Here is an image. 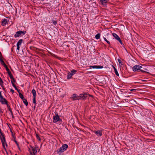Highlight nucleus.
Instances as JSON below:
<instances>
[{
	"label": "nucleus",
	"mask_w": 155,
	"mask_h": 155,
	"mask_svg": "<svg viewBox=\"0 0 155 155\" xmlns=\"http://www.w3.org/2000/svg\"><path fill=\"white\" fill-rule=\"evenodd\" d=\"M0 112L2 114L3 113V111H2V109H1L0 107Z\"/></svg>",
	"instance_id": "nucleus-41"
},
{
	"label": "nucleus",
	"mask_w": 155,
	"mask_h": 155,
	"mask_svg": "<svg viewBox=\"0 0 155 155\" xmlns=\"http://www.w3.org/2000/svg\"><path fill=\"white\" fill-rule=\"evenodd\" d=\"M19 96L20 98L22 100L24 99L23 95L21 94V93H19Z\"/></svg>",
	"instance_id": "nucleus-24"
},
{
	"label": "nucleus",
	"mask_w": 155,
	"mask_h": 155,
	"mask_svg": "<svg viewBox=\"0 0 155 155\" xmlns=\"http://www.w3.org/2000/svg\"><path fill=\"white\" fill-rule=\"evenodd\" d=\"M23 101L24 104L26 106H27L28 104V102H27V100L26 99L24 98L23 100H22Z\"/></svg>",
	"instance_id": "nucleus-20"
},
{
	"label": "nucleus",
	"mask_w": 155,
	"mask_h": 155,
	"mask_svg": "<svg viewBox=\"0 0 155 155\" xmlns=\"http://www.w3.org/2000/svg\"><path fill=\"white\" fill-rule=\"evenodd\" d=\"M8 71V75H9V74H11V71H10L9 69V70L8 71Z\"/></svg>",
	"instance_id": "nucleus-32"
},
{
	"label": "nucleus",
	"mask_w": 155,
	"mask_h": 155,
	"mask_svg": "<svg viewBox=\"0 0 155 155\" xmlns=\"http://www.w3.org/2000/svg\"><path fill=\"white\" fill-rule=\"evenodd\" d=\"M112 67L113 68V69L114 70V71H115V73L116 74L117 76H119V74H118V71H117V70L116 69V68L113 65H112Z\"/></svg>",
	"instance_id": "nucleus-17"
},
{
	"label": "nucleus",
	"mask_w": 155,
	"mask_h": 155,
	"mask_svg": "<svg viewBox=\"0 0 155 155\" xmlns=\"http://www.w3.org/2000/svg\"><path fill=\"white\" fill-rule=\"evenodd\" d=\"M32 92L33 94V97H36V92L35 90L33 89L32 91Z\"/></svg>",
	"instance_id": "nucleus-22"
},
{
	"label": "nucleus",
	"mask_w": 155,
	"mask_h": 155,
	"mask_svg": "<svg viewBox=\"0 0 155 155\" xmlns=\"http://www.w3.org/2000/svg\"><path fill=\"white\" fill-rule=\"evenodd\" d=\"M107 42L109 45H110V42L109 41H107Z\"/></svg>",
	"instance_id": "nucleus-43"
},
{
	"label": "nucleus",
	"mask_w": 155,
	"mask_h": 155,
	"mask_svg": "<svg viewBox=\"0 0 155 155\" xmlns=\"http://www.w3.org/2000/svg\"><path fill=\"white\" fill-rule=\"evenodd\" d=\"M118 61L119 64H121L122 62H121V60L119 59H118Z\"/></svg>",
	"instance_id": "nucleus-37"
},
{
	"label": "nucleus",
	"mask_w": 155,
	"mask_h": 155,
	"mask_svg": "<svg viewBox=\"0 0 155 155\" xmlns=\"http://www.w3.org/2000/svg\"><path fill=\"white\" fill-rule=\"evenodd\" d=\"M1 129L0 128V132H1Z\"/></svg>",
	"instance_id": "nucleus-49"
},
{
	"label": "nucleus",
	"mask_w": 155,
	"mask_h": 155,
	"mask_svg": "<svg viewBox=\"0 0 155 155\" xmlns=\"http://www.w3.org/2000/svg\"><path fill=\"white\" fill-rule=\"evenodd\" d=\"M72 76V74H71L70 72H69L68 73V75H67V78L68 79H70L71 78Z\"/></svg>",
	"instance_id": "nucleus-18"
},
{
	"label": "nucleus",
	"mask_w": 155,
	"mask_h": 155,
	"mask_svg": "<svg viewBox=\"0 0 155 155\" xmlns=\"http://www.w3.org/2000/svg\"><path fill=\"white\" fill-rule=\"evenodd\" d=\"M113 36L115 37V38L117 40L118 38H120L115 33H113Z\"/></svg>",
	"instance_id": "nucleus-21"
},
{
	"label": "nucleus",
	"mask_w": 155,
	"mask_h": 155,
	"mask_svg": "<svg viewBox=\"0 0 155 155\" xmlns=\"http://www.w3.org/2000/svg\"><path fill=\"white\" fill-rule=\"evenodd\" d=\"M15 89L17 90L19 94V93H20V90H18L17 88H15Z\"/></svg>",
	"instance_id": "nucleus-35"
},
{
	"label": "nucleus",
	"mask_w": 155,
	"mask_h": 155,
	"mask_svg": "<svg viewBox=\"0 0 155 155\" xmlns=\"http://www.w3.org/2000/svg\"><path fill=\"white\" fill-rule=\"evenodd\" d=\"M0 61L2 64L3 65L5 68L6 71H8L9 68H8L7 65L5 64L4 61L3 60L2 58H0Z\"/></svg>",
	"instance_id": "nucleus-7"
},
{
	"label": "nucleus",
	"mask_w": 155,
	"mask_h": 155,
	"mask_svg": "<svg viewBox=\"0 0 155 155\" xmlns=\"http://www.w3.org/2000/svg\"><path fill=\"white\" fill-rule=\"evenodd\" d=\"M117 40L122 45L123 44V43L120 38H118V39Z\"/></svg>",
	"instance_id": "nucleus-28"
},
{
	"label": "nucleus",
	"mask_w": 155,
	"mask_h": 155,
	"mask_svg": "<svg viewBox=\"0 0 155 155\" xmlns=\"http://www.w3.org/2000/svg\"><path fill=\"white\" fill-rule=\"evenodd\" d=\"M8 110H9V111H10V113H11V114H13V113H12V110H11V109H9Z\"/></svg>",
	"instance_id": "nucleus-36"
},
{
	"label": "nucleus",
	"mask_w": 155,
	"mask_h": 155,
	"mask_svg": "<svg viewBox=\"0 0 155 155\" xmlns=\"http://www.w3.org/2000/svg\"><path fill=\"white\" fill-rule=\"evenodd\" d=\"M140 67H141V68H140L139 72L141 71L143 72H147L146 71L147 70L146 69H145L144 67L142 66H140Z\"/></svg>",
	"instance_id": "nucleus-14"
},
{
	"label": "nucleus",
	"mask_w": 155,
	"mask_h": 155,
	"mask_svg": "<svg viewBox=\"0 0 155 155\" xmlns=\"http://www.w3.org/2000/svg\"><path fill=\"white\" fill-rule=\"evenodd\" d=\"M89 96V95L87 93L80 94L79 96H77L75 94H74L71 97V99L73 100L84 99L87 97Z\"/></svg>",
	"instance_id": "nucleus-1"
},
{
	"label": "nucleus",
	"mask_w": 155,
	"mask_h": 155,
	"mask_svg": "<svg viewBox=\"0 0 155 155\" xmlns=\"http://www.w3.org/2000/svg\"><path fill=\"white\" fill-rule=\"evenodd\" d=\"M22 41H23V40L22 39H21L19 40L18 41V42H17V49L18 50H19V48H20L19 46L21 44Z\"/></svg>",
	"instance_id": "nucleus-9"
},
{
	"label": "nucleus",
	"mask_w": 155,
	"mask_h": 155,
	"mask_svg": "<svg viewBox=\"0 0 155 155\" xmlns=\"http://www.w3.org/2000/svg\"><path fill=\"white\" fill-rule=\"evenodd\" d=\"M11 115H12V117L13 118H14V116H13V114H11Z\"/></svg>",
	"instance_id": "nucleus-46"
},
{
	"label": "nucleus",
	"mask_w": 155,
	"mask_h": 155,
	"mask_svg": "<svg viewBox=\"0 0 155 155\" xmlns=\"http://www.w3.org/2000/svg\"><path fill=\"white\" fill-rule=\"evenodd\" d=\"M9 77H10V78L11 79H12L13 78H14L13 77V75H12V74H9Z\"/></svg>",
	"instance_id": "nucleus-30"
},
{
	"label": "nucleus",
	"mask_w": 155,
	"mask_h": 155,
	"mask_svg": "<svg viewBox=\"0 0 155 155\" xmlns=\"http://www.w3.org/2000/svg\"><path fill=\"white\" fill-rule=\"evenodd\" d=\"M122 90V89H121V91H122V92H123V90Z\"/></svg>",
	"instance_id": "nucleus-48"
},
{
	"label": "nucleus",
	"mask_w": 155,
	"mask_h": 155,
	"mask_svg": "<svg viewBox=\"0 0 155 155\" xmlns=\"http://www.w3.org/2000/svg\"><path fill=\"white\" fill-rule=\"evenodd\" d=\"M15 155H18L16 154H15Z\"/></svg>",
	"instance_id": "nucleus-51"
},
{
	"label": "nucleus",
	"mask_w": 155,
	"mask_h": 155,
	"mask_svg": "<svg viewBox=\"0 0 155 155\" xmlns=\"http://www.w3.org/2000/svg\"><path fill=\"white\" fill-rule=\"evenodd\" d=\"M0 138L1 140L2 145L4 147H5V143H6L5 140V138L4 135H3V136H2L1 137H0Z\"/></svg>",
	"instance_id": "nucleus-6"
},
{
	"label": "nucleus",
	"mask_w": 155,
	"mask_h": 155,
	"mask_svg": "<svg viewBox=\"0 0 155 155\" xmlns=\"http://www.w3.org/2000/svg\"><path fill=\"white\" fill-rule=\"evenodd\" d=\"M140 66L138 65H135L132 68L133 70L134 71H138L139 72L140 68H141Z\"/></svg>",
	"instance_id": "nucleus-5"
},
{
	"label": "nucleus",
	"mask_w": 155,
	"mask_h": 155,
	"mask_svg": "<svg viewBox=\"0 0 155 155\" xmlns=\"http://www.w3.org/2000/svg\"><path fill=\"white\" fill-rule=\"evenodd\" d=\"M104 40L107 42V40L106 39V38H104Z\"/></svg>",
	"instance_id": "nucleus-42"
},
{
	"label": "nucleus",
	"mask_w": 155,
	"mask_h": 155,
	"mask_svg": "<svg viewBox=\"0 0 155 155\" xmlns=\"http://www.w3.org/2000/svg\"><path fill=\"white\" fill-rule=\"evenodd\" d=\"M3 82L2 81V82H0V85H1L2 87H4V86L3 85Z\"/></svg>",
	"instance_id": "nucleus-29"
},
{
	"label": "nucleus",
	"mask_w": 155,
	"mask_h": 155,
	"mask_svg": "<svg viewBox=\"0 0 155 155\" xmlns=\"http://www.w3.org/2000/svg\"><path fill=\"white\" fill-rule=\"evenodd\" d=\"M100 34L98 33L95 35V38L96 39H98L100 38Z\"/></svg>",
	"instance_id": "nucleus-23"
},
{
	"label": "nucleus",
	"mask_w": 155,
	"mask_h": 155,
	"mask_svg": "<svg viewBox=\"0 0 155 155\" xmlns=\"http://www.w3.org/2000/svg\"><path fill=\"white\" fill-rule=\"evenodd\" d=\"M2 79H1V78L0 77V82H2Z\"/></svg>",
	"instance_id": "nucleus-45"
},
{
	"label": "nucleus",
	"mask_w": 155,
	"mask_h": 155,
	"mask_svg": "<svg viewBox=\"0 0 155 155\" xmlns=\"http://www.w3.org/2000/svg\"><path fill=\"white\" fill-rule=\"evenodd\" d=\"M2 25L4 26L8 23V21L6 19L4 18L2 20Z\"/></svg>",
	"instance_id": "nucleus-13"
},
{
	"label": "nucleus",
	"mask_w": 155,
	"mask_h": 155,
	"mask_svg": "<svg viewBox=\"0 0 155 155\" xmlns=\"http://www.w3.org/2000/svg\"><path fill=\"white\" fill-rule=\"evenodd\" d=\"M10 91L12 93H14V91L12 89H10Z\"/></svg>",
	"instance_id": "nucleus-39"
},
{
	"label": "nucleus",
	"mask_w": 155,
	"mask_h": 155,
	"mask_svg": "<svg viewBox=\"0 0 155 155\" xmlns=\"http://www.w3.org/2000/svg\"><path fill=\"white\" fill-rule=\"evenodd\" d=\"M52 23L54 25H55L57 24V21L56 20H52Z\"/></svg>",
	"instance_id": "nucleus-26"
},
{
	"label": "nucleus",
	"mask_w": 155,
	"mask_h": 155,
	"mask_svg": "<svg viewBox=\"0 0 155 155\" xmlns=\"http://www.w3.org/2000/svg\"><path fill=\"white\" fill-rule=\"evenodd\" d=\"M140 90H139L137 89H132L130 90H129L130 91H134V92H139V91H140Z\"/></svg>",
	"instance_id": "nucleus-19"
},
{
	"label": "nucleus",
	"mask_w": 155,
	"mask_h": 155,
	"mask_svg": "<svg viewBox=\"0 0 155 155\" xmlns=\"http://www.w3.org/2000/svg\"><path fill=\"white\" fill-rule=\"evenodd\" d=\"M94 133L97 136H101L102 135L101 131L98 130L94 131Z\"/></svg>",
	"instance_id": "nucleus-12"
},
{
	"label": "nucleus",
	"mask_w": 155,
	"mask_h": 155,
	"mask_svg": "<svg viewBox=\"0 0 155 155\" xmlns=\"http://www.w3.org/2000/svg\"><path fill=\"white\" fill-rule=\"evenodd\" d=\"M60 120L58 115L57 114L56 116L53 117V122L54 123H56Z\"/></svg>",
	"instance_id": "nucleus-8"
},
{
	"label": "nucleus",
	"mask_w": 155,
	"mask_h": 155,
	"mask_svg": "<svg viewBox=\"0 0 155 155\" xmlns=\"http://www.w3.org/2000/svg\"><path fill=\"white\" fill-rule=\"evenodd\" d=\"M26 32V31H17L14 35L15 38L19 37L21 36H22L25 35Z\"/></svg>",
	"instance_id": "nucleus-3"
},
{
	"label": "nucleus",
	"mask_w": 155,
	"mask_h": 155,
	"mask_svg": "<svg viewBox=\"0 0 155 155\" xmlns=\"http://www.w3.org/2000/svg\"><path fill=\"white\" fill-rule=\"evenodd\" d=\"M0 101L2 104H7L8 103V101L5 99L3 97L0 98Z\"/></svg>",
	"instance_id": "nucleus-11"
},
{
	"label": "nucleus",
	"mask_w": 155,
	"mask_h": 155,
	"mask_svg": "<svg viewBox=\"0 0 155 155\" xmlns=\"http://www.w3.org/2000/svg\"><path fill=\"white\" fill-rule=\"evenodd\" d=\"M2 53L0 51V58H2Z\"/></svg>",
	"instance_id": "nucleus-40"
},
{
	"label": "nucleus",
	"mask_w": 155,
	"mask_h": 155,
	"mask_svg": "<svg viewBox=\"0 0 155 155\" xmlns=\"http://www.w3.org/2000/svg\"><path fill=\"white\" fill-rule=\"evenodd\" d=\"M6 104L7 105V107L8 108V110L9 109H11L10 106L7 103V104Z\"/></svg>",
	"instance_id": "nucleus-34"
},
{
	"label": "nucleus",
	"mask_w": 155,
	"mask_h": 155,
	"mask_svg": "<svg viewBox=\"0 0 155 155\" xmlns=\"http://www.w3.org/2000/svg\"><path fill=\"white\" fill-rule=\"evenodd\" d=\"M3 89H4V90H5V88L4 87H3Z\"/></svg>",
	"instance_id": "nucleus-50"
},
{
	"label": "nucleus",
	"mask_w": 155,
	"mask_h": 155,
	"mask_svg": "<svg viewBox=\"0 0 155 155\" xmlns=\"http://www.w3.org/2000/svg\"><path fill=\"white\" fill-rule=\"evenodd\" d=\"M3 134L1 131V132H0V137H1L2 136L4 135Z\"/></svg>",
	"instance_id": "nucleus-33"
},
{
	"label": "nucleus",
	"mask_w": 155,
	"mask_h": 155,
	"mask_svg": "<svg viewBox=\"0 0 155 155\" xmlns=\"http://www.w3.org/2000/svg\"><path fill=\"white\" fill-rule=\"evenodd\" d=\"M108 0H100V2L103 5H106V3L108 2Z\"/></svg>",
	"instance_id": "nucleus-15"
},
{
	"label": "nucleus",
	"mask_w": 155,
	"mask_h": 155,
	"mask_svg": "<svg viewBox=\"0 0 155 155\" xmlns=\"http://www.w3.org/2000/svg\"><path fill=\"white\" fill-rule=\"evenodd\" d=\"M15 142L17 144V145L18 146V144L17 143V142L16 141H15Z\"/></svg>",
	"instance_id": "nucleus-44"
},
{
	"label": "nucleus",
	"mask_w": 155,
	"mask_h": 155,
	"mask_svg": "<svg viewBox=\"0 0 155 155\" xmlns=\"http://www.w3.org/2000/svg\"><path fill=\"white\" fill-rule=\"evenodd\" d=\"M68 147V146L67 144H63L61 147L57 150V152L58 153L63 152L65 151Z\"/></svg>",
	"instance_id": "nucleus-2"
},
{
	"label": "nucleus",
	"mask_w": 155,
	"mask_h": 155,
	"mask_svg": "<svg viewBox=\"0 0 155 155\" xmlns=\"http://www.w3.org/2000/svg\"><path fill=\"white\" fill-rule=\"evenodd\" d=\"M11 81L12 83V84L13 86L14 87H16V85H15V80L14 79V78H13L12 79H11Z\"/></svg>",
	"instance_id": "nucleus-16"
},
{
	"label": "nucleus",
	"mask_w": 155,
	"mask_h": 155,
	"mask_svg": "<svg viewBox=\"0 0 155 155\" xmlns=\"http://www.w3.org/2000/svg\"><path fill=\"white\" fill-rule=\"evenodd\" d=\"M35 97H34L33 101V103L35 104V105L36 104V101L35 100Z\"/></svg>",
	"instance_id": "nucleus-27"
},
{
	"label": "nucleus",
	"mask_w": 155,
	"mask_h": 155,
	"mask_svg": "<svg viewBox=\"0 0 155 155\" xmlns=\"http://www.w3.org/2000/svg\"><path fill=\"white\" fill-rule=\"evenodd\" d=\"M37 149L34 147H31V151H30V153L31 155H36L37 153Z\"/></svg>",
	"instance_id": "nucleus-4"
},
{
	"label": "nucleus",
	"mask_w": 155,
	"mask_h": 155,
	"mask_svg": "<svg viewBox=\"0 0 155 155\" xmlns=\"http://www.w3.org/2000/svg\"><path fill=\"white\" fill-rule=\"evenodd\" d=\"M77 71L76 70H72L71 71V74H72V75L74 74Z\"/></svg>",
	"instance_id": "nucleus-25"
},
{
	"label": "nucleus",
	"mask_w": 155,
	"mask_h": 155,
	"mask_svg": "<svg viewBox=\"0 0 155 155\" xmlns=\"http://www.w3.org/2000/svg\"><path fill=\"white\" fill-rule=\"evenodd\" d=\"M3 97V96H2L1 94V91L0 92V98H1Z\"/></svg>",
	"instance_id": "nucleus-38"
},
{
	"label": "nucleus",
	"mask_w": 155,
	"mask_h": 155,
	"mask_svg": "<svg viewBox=\"0 0 155 155\" xmlns=\"http://www.w3.org/2000/svg\"><path fill=\"white\" fill-rule=\"evenodd\" d=\"M90 68L91 69V68H96V69H99V68H103V66L101 65H94V66H90Z\"/></svg>",
	"instance_id": "nucleus-10"
},
{
	"label": "nucleus",
	"mask_w": 155,
	"mask_h": 155,
	"mask_svg": "<svg viewBox=\"0 0 155 155\" xmlns=\"http://www.w3.org/2000/svg\"><path fill=\"white\" fill-rule=\"evenodd\" d=\"M36 136L37 139H38L39 140H41V139L39 136H38V134H36Z\"/></svg>",
	"instance_id": "nucleus-31"
},
{
	"label": "nucleus",
	"mask_w": 155,
	"mask_h": 155,
	"mask_svg": "<svg viewBox=\"0 0 155 155\" xmlns=\"http://www.w3.org/2000/svg\"><path fill=\"white\" fill-rule=\"evenodd\" d=\"M122 90V89H121V91H122V92H123V90Z\"/></svg>",
	"instance_id": "nucleus-47"
}]
</instances>
